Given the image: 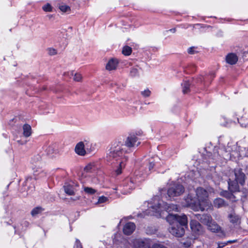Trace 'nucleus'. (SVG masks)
<instances>
[{
	"mask_svg": "<svg viewBox=\"0 0 248 248\" xmlns=\"http://www.w3.org/2000/svg\"><path fill=\"white\" fill-rule=\"evenodd\" d=\"M166 220L171 226L169 229L171 234L177 237H181L185 234V229L188 227L187 217L186 215L169 214Z\"/></svg>",
	"mask_w": 248,
	"mask_h": 248,
	"instance_id": "obj_1",
	"label": "nucleus"
},
{
	"mask_svg": "<svg viewBox=\"0 0 248 248\" xmlns=\"http://www.w3.org/2000/svg\"><path fill=\"white\" fill-rule=\"evenodd\" d=\"M196 195L199 201L200 204L207 209L212 206V203L209 199L208 191L202 187H198L195 190Z\"/></svg>",
	"mask_w": 248,
	"mask_h": 248,
	"instance_id": "obj_2",
	"label": "nucleus"
},
{
	"mask_svg": "<svg viewBox=\"0 0 248 248\" xmlns=\"http://www.w3.org/2000/svg\"><path fill=\"white\" fill-rule=\"evenodd\" d=\"M185 201L186 206L190 207L194 211H198L199 210L201 211H204V207L200 204L196 195H194L192 193H189L185 199Z\"/></svg>",
	"mask_w": 248,
	"mask_h": 248,
	"instance_id": "obj_3",
	"label": "nucleus"
},
{
	"mask_svg": "<svg viewBox=\"0 0 248 248\" xmlns=\"http://www.w3.org/2000/svg\"><path fill=\"white\" fill-rule=\"evenodd\" d=\"M185 192V187L179 183L170 184L167 190V195L170 198L178 197L182 195Z\"/></svg>",
	"mask_w": 248,
	"mask_h": 248,
	"instance_id": "obj_4",
	"label": "nucleus"
},
{
	"mask_svg": "<svg viewBox=\"0 0 248 248\" xmlns=\"http://www.w3.org/2000/svg\"><path fill=\"white\" fill-rule=\"evenodd\" d=\"M137 183V181L136 177H128L124 180L122 186H120V187H123L124 194H127L135 188Z\"/></svg>",
	"mask_w": 248,
	"mask_h": 248,
	"instance_id": "obj_5",
	"label": "nucleus"
},
{
	"mask_svg": "<svg viewBox=\"0 0 248 248\" xmlns=\"http://www.w3.org/2000/svg\"><path fill=\"white\" fill-rule=\"evenodd\" d=\"M123 144L121 141H115L110 148L109 155L113 158L122 157L123 155L124 150L122 148Z\"/></svg>",
	"mask_w": 248,
	"mask_h": 248,
	"instance_id": "obj_6",
	"label": "nucleus"
},
{
	"mask_svg": "<svg viewBox=\"0 0 248 248\" xmlns=\"http://www.w3.org/2000/svg\"><path fill=\"white\" fill-rule=\"evenodd\" d=\"M140 135L141 134L140 132L136 134H129L124 142L125 145L129 148L134 147L135 146L138 147L140 144V142L139 141V139L137 136Z\"/></svg>",
	"mask_w": 248,
	"mask_h": 248,
	"instance_id": "obj_7",
	"label": "nucleus"
},
{
	"mask_svg": "<svg viewBox=\"0 0 248 248\" xmlns=\"http://www.w3.org/2000/svg\"><path fill=\"white\" fill-rule=\"evenodd\" d=\"M190 227L192 234L195 237L202 235L204 232L203 227L196 220H191Z\"/></svg>",
	"mask_w": 248,
	"mask_h": 248,
	"instance_id": "obj_8",
	"label": "nucleus"
},
{
	"mask_svg": "<svg viewBox=\"0 0 248 248\" xmlns=\"http://www.w3.org/2000/svg\"><path fill=\"white\" fill-rule=\"evenodd\" d=\"M233 172L235 176L234 180L239 183V185L243 186L245 184L246 176L243 170L241 168H235Z\"/></svg>",
	"mask_w": 248,
	"mask_h": 248,
	"instance_id": "obj_9",
	"label": "nucleus"
},
{
	"mask_svg": "<svg viewBox=\"0 0 248 248\" xmlns=\"http://www.w3.org/2000/svg\"><path fill=\"white\" fill-rule=\"evenodd\" d=\"M208 229L211 232L215 233H219L220 237L225 236V233L223 231L221 230V227L215 221H211L208 225H207Z\"/></svg>",
	"mask_w": 248,
	"mask_h": 248,
	"instance_id": "obj_10",
	"label": "nucleus"
},
{
	"mask_svg": "<svg viewBox=\"0 0 248 248\" xmlns=\"http://www.w3.org/2000/svg\"><path fill=\"white\" fill-rule=\"evenodd\" d=\"M32 170H33V175L35 180L46 177L47 172L42 167L35 166Z\"/></svg>",
	"mask_w": 248,
	"mask_h": 248,
	"instance_id": "obj_11",
	"label": "nucleus"
},
{
	"mask_svg": "<svg viewBox=\"0 0 248 248\" xmlns=\"http://www.w3.org/2000/svg\"><path fill=\"white\" fill-rule=\"evenodd\" d=\"M195 217L196 218L200 221L202 223L205 224L206 225L212 221V217L211 216L208 214H196Z\"/></svg>",
	"mask_w": 248,
	"mask_h": 248,
	"instance_id": "obj_12",
	"label": "nucleus"
},
{
	"mask_svg": "<svg viewBox=\"0 0 248 248\" xmlns=\"http://www.w3.org/2000/svg\"><path fill=\"white\" fill-rule=\"evenodd\" d=\"M135 248H152L151 247L150 240L148 239H138L134 243Z\"/></svg>",
	"mask_w": 248,
	"mask_h": 248,
	"instance_id": "obj_13",
	"label": "nucleus"
},
{
	"mask_svg": "<svg viewBox=\"0 0 248 248\" xmlns=\"http://www.w3.org/2000/svg\"><path fill=\"white\" fill-rule=\"evenodd\" d=\"M136 228V225L133 222H128L124 226L123 229V233L126 235L131 234Z\"/></svg>",
	"mask_w": 248,
	"mask_h": 248,
	"instance_id": "obj_14",
	"label": "nucleus"
},
{
	"mask_svg": "<svg viewBox=\"0 0 248 248\" xmlns=\"http://www.w3.org/2000/svg\"><path fill=\"white\" fill-rule=\"evenodd\" d=\"M238 61V57L234 53H229L225 57V61L230 65L235 64Z\"/></svg>",
	"mask_w": 248,
	"mask_h": 248,
	"instance_id": "obj_15",
	"label": "nucleus"
},
{
	"mask_svg": "<svg viewBox=\"0 0 248 248\" xmlns=\"http://www.w3.org/2000/svg\"><path fill=\"white\" fill-rule=\"evenodd\" d=\"M75 151L77 154L80 156H84L86 155V152L83 142L80 141L76 144Z\"/></svg>",
	"mask_w": 248,
	"mask_h": 248,
	"instance_id": "obj_16",
	"label": "nucleus"
},
{
	"mask_svg": "<svg viewBox=\"0 0 248 248\" xmlns=\"http://www.w3.org/2000/svg\"><path fill=\"white\" fill-rule=\"evenodd\" d=\"M228 189L232 192H238L240 191L239 183L235 180H231L230 179L228 181Z\"/></svg>",
	"mask_w": 248,
	"mask_h": 248,
	"instance_id": "obj_17",
	"label": "nucleus"
},
{
	"mask_svg": "<svg viewBox=\"0 0 248 248\" xmlns=\"http://www.w3.org/2000/svg\"><path fill=\"white\" fill-rule=\"evenodd\" d=\"M118 61L116 59L112 58L109 60L106 64V68L108 71L115 70L118 64Z\"/></svg>",
	"mask_w": 248,
	"mask_h": 248,
	"instance_id": "obj_18",
	"label": "nucleus"
},
{
	"mask_svg": "<svg viewBox=\"0 0 248 248\" xmlns=\"http://www.w3.org/2000/svg\"><path fill=\"white\" fill-rule=\"evenodd\" d=\"M228 218L230 222L234 225H239L241 222L240 217L234 213L230 214L228 216Z\"/></svg>",
	"mask_w": 248,
	"mask_h": 248,
	"instance_id": "obj_19",
	"label": "nucleus"
},
{
	"mask_svg": "<svg viewBox=\"0 0 248 248\" xmlns=\"http://www.w3.org/2000/svg\"><path fill=\"white\" fill-rule=\"evenodd\" d=\"M23 135L25 137L28 138L31 136L32 133L31 128L30 124H25L23 125Z\"/></svg>",
	"mask_w": 248,
	"mask_h": 248,
	"instance_id": "obj_20",
	"label": "nucleus"
},
{
	"mask_svg": "<svg viewBox=\"0 0 248 248\" xmlns=\"http://www.w3.org/2000/svg\"><path fill=\"white\" fill-rule=\"evenodd\" d=\"M65 192L68 195H75V188L73 185L70 184H65L63 186Z\"/></svg>",
	"mask_w": 248,
	"mask_h": 248,
	"instance_id": "obj_21",
	"label": "nucleus"
},
{
	"mask_svg": "<svg viewBox=\"0 0 248 248\" xmlns=\"http://www.w3.org/2000/svg\"><path fill=\"white\" fill-rule=\"evenodd\" d=\"M128 157L124 156V158H123V160L120 162L119 167L115 170V173L117 175H120L122 173V169L124 168L125 166V163H124V162L126 161Z\"/></svg>",
	"mask_w": 248,
	"mask_h": 248,
	"instance_id": "obj_22",
	"label": "nucleus"
},
{
	"mask_svg": "<svg viewBox=\"0 0 248 248\" xmlns=\"http://www.w3.org/2000/svg\"><path fill=\"white\" fill-rule=\"evenodd\" d=\"M238 122L242 127H246L248 124V115L244 114L238 118Z\"/></svg>",
	"mask_w": 248,
	"mask_h": 248,
	"instance_id": "obj_23",
	"label": "nucleus"
},
{
	"mask_svg": "<svg viewBox=\"0 0 248 248\" xmlns=\"http://www.w3.org/2000/svg\"><path fill=\"white\" fill-rule=\"evenodd\" d=\"M182 86L183 87V93L184 94L190 92V83L188 80H184L183 82L182 83Z\"/></svg>",
	"mask_w": 248,
	"mask_h": 248,
	"instance_id": "obj_24",
	"label": "nucleus"
},
{
	"mask_svg": "<svg viewBox=\"0 0 248 248\" xmlns=\"http://www.w3.org/2000/svg\"><path fill=\"white\" fill-rule=\"evenodd\" d=\"M213 204L214 207L219 208L225 205V201L221 198H217L214 200Z\"/></svg>",
	"mask_w": 248,
	"mask_h": 248,
	"instance_id": "obj_25",
	"label": "nucleus"
},
{
	"mask_svg": "<svg viewBox=\"0 0 248 248\" xmlns=\"http://www.w3.org/2000/svg\"><path fill=\"white\" fill-rule=\"evenodd\" d=\"M233 192H232L230 190H229V191H227V190H223L221 192L220 195L222 196H223L228 199L231 200V199H232L233 197H234V196L233 194Z\"/></svg>",
	"mask_w": 248,
	"mask_h": 248,
	"instance_id": "obj_26",
	"label": "nucleus"
},
{
	"mask_svg": "<svg viewBox=\"0 0 248 248\" xmlns=\"http://www.w3.org/2000/svg\"><path fill=\"white\" fill-rule=\"evenodd\" d=\"M167 212H170L171 211H179V206L177 204H169L167 205L166 207Z\"/></svg>",
	"mask_w": 248,
	"mask_h": 248,
	"instance_id": "obj_27",
	"label": "nucleus"
},
{
	"mask_svg": "<svg viewBox=\"0 0 248 248\" xmlns=\"http://www.w3.org/2000/svg\"><path fill=\"white\" fill-rule=\"evenodd\" d=\"M44 210V209L41 206H37L34 208L31 211V215L32 217H34L36 215L40 214L42 211Z\"/></svg>",
	"mask_w": 248,
	"mask_h": 248,
	"instance_id": "obj_28",
	"label": "nucleus"
},
{
	"mask_svg": "<svg viewBox=\"0 0 248 248\" xmlns=\"http://www.w3.org/2000/svg\"><path fill=\"white\" fill-rule=\"evenodd\" d=\"M132 52V48L128 46H125L122 49V54L124 56H129Z\"/></svg>",
	"mask_w": 248,
	"mask_h": 248,
	"instance_id": "obj_29",
	"label": "nucleus"
},
{
	"mask_svg": "<svg viewBox=\"0 0 248 248\" xmlns=\"http://www.w3.org/2000/svg\"><path fill=\"white\" fill-rule=\"evenodd\" d=\"M192 239L189 237H187L186 239H183L181 243L186 248L189 247L192 244Z\"/></svg>",
	"mask_w": 248,
	"mask_h": 248,
	"instance_id": "obj_30",
	"label": "nucleus"
},
{
	"mask_svg": "<svg viewBox=\"0 0 248 248\" xmlns=\"http://www.w3.org/2000/svg\"><path fill=\"white\" fill-rule=\"evenodd\" d=\"M42 9L46 12H52L53 7L50 3H47L43 6Z\"/></svg>",
	"mask_w": 248,
	"mask_h": 248,
	"instance_id": "obj_31",
	"label": "nucleus"
},
{
	"mask_svg": "<svg viewBox=\"0 0 248 248\" xmlns=\"http://www.w3.org/2000/svg\"><path fill=\"white\" fill-rule=\"evenodd\" d=\"M84 190L86 193L90 195H93L96 192V190L90 187H85Z\"/></svg>",
	"mask_w": 248,
	"mask_h": 248,
	"instance_id": "obj_32",
	"label": "nucleus"
},
{
	"mask_svg": "<svg viewBox=\"0 0 248 248\" xmlns=\"http://www.w3.org/2000/svg\"><path fill=\"white\" fill-rule=\"evenodd\" d=\"M60 10L62 12H66L71 11L70 7L66 5H62L59 6Z\"/></svg>",
	"mask_w": 248,
	"mask_h": 248,
	"instance_id": "obj_33",
	"label": "nucleus"
},
{
	"mask_svg": "<svg viewBox=\"0 0 248 248\" xmlns=\"http://www.w3.org/2000/svg\"><path fill=\"white\" fill-rule=\"evenodd\" d=\"M219 149V148L218 147H215L214 148V150H213V156L214 158H213V159H215V158H218L219 157H220V155L219 154V151L218 150Z\"/></svg>",
	"mask_w": 248,
	"mask_h": 248,
	"instance_id": "obj_34",
	"label": "nucleus"
},
{
	"mask_svg": "<svg viewBox=\"0 0 248 248\" xmlns=\"http://www.w3.org/2000/svg\"><path fill=\"white\" fill-rule=\"evenodd\" d=\"M139 72L138 69L132 68L130 71V76L132 77H135L138 75Z\"/></svg>",
	"mask_w": 248,
	"mask_h": 248,
	"instance_id": "obj_35",
	"label": "nucleus"
},
{
	"mask_svg": "<svg viewBox=\"0 0 248 248\" xmlns=\"http://www.w3.org/2000/svg\"><path fill=\"white\" fill-rule=\"evenodd\" d=\"M195 46H191L188 48L187 49V53L189 54L193 55L197 53L198 51L195 50Z\"/></svg>",
	"mask_w": 248,
	"mask_h": 248,
	"instance_id": "obj_36",
	"label": "nucleus"
},
{
	"mask_svg": "<svg viewBox=\"0 0 248 248\" xmlns=\"http://www.w3.org/2000/svg\"><path fill=\"white\" fill-rule=\"evenodd\" d=\"M74 248H83L82 245L80 240L78 239H76Z\"/></svg>",
	"mask_w": 248,
	"mask_h": 248,
	"instance_id": "obj_37",
	"label": "nucleus"
},
{
	"mask_svg": "<svg viewBox=\"0 0 248 248\" xmlns=\"http://www.w3.org/2000/svg\"><path fill=\"white\" fill-rule=\"evenodd\" d=\"M141 94L145 97H149L151 94V91L149 89L145 90L141 92Z\"/></svg>",
	"mask_w": 248,
	"mask_h": 248,
	"instance_id": "obj_38",
	"label": "nucleus"
},
{
	"mask_svg": "<svg viewBox=\"0 0 248 248\" xmlns=\"http://www.w3.org/2000/svg\"><path fill=\"white\" fill-rule=\"evenodd\" d=\"M82 79V76L80 74L76 73L74 77V79L76 81H80Z\"/></svg>",
	"mask_w": 248,
	"mask_h": 248,
	"instance_id": "obj_39",
	"label": "nucleus"
},
{
	"mask_svg": "<svg viewBox=\"0 0 248 248\" xmlns=\"http://www.w3.org/2000/svg\"><path fill=\"white\" fill-rule=\"evenodd\" d=\"M108 200V198L104 196L99 197L97 202L99 203H104Z\"/></svg>",
	"mask_w": 248,
	"mask_h": 248,
	"instance_id": "obj_40",
	"label": "nucleus"
},
{
	"mask_svg": "<svg viewBox=\"0 0 248 248\" xmlns=\"http://www.w3.org/2000/svg\"><path fill=\"white\" fill-rule=\"evenodd\" d=\"M48 52L50 55H55L57 53V50L53 48H49Z\"/></svg>",
	"mask_w": 248,
	"mask_h": 248,
	"instance_id": "obj_41",
	"label": "nucleus"
},
{
	"mask_svg": "<svg viewBox=\"0 0 248 248\" xmlns=\"http://www.w3.org/2000/svg\"><path fill=\"white\" fill-rule=\"evenodd\" d=\"M227 245L228 243L227 242L218 243V246L217 248H223Z\"/></svg>",
	"mask_w": 248,
	"mask_h": 248,
	"instance_id": "obj_42",
	"label": "nucleus"
},
{
	"mask_svg": "<svg viewBox=\"0 0 248 248\" xmlns=\"http://www.w3.org/2000/svg\"><path fill=\"white\" fill-rule=\"evenodd\" d=\"M155 166V164L153 162H150L149 163L148 168L150 170H152Z\"/></svg>",
	"mask_w": 248,
	"mask_h": 248,
	"instance_id": "obj_43",
	"label": "nucleus"
},
{
	"mask_svg": "<svg viewBox=\"0 0 248 248\" xmlns=\"http://www.w3.org/2000/svg\"><path fill=\"white\" fill-rule=\"evenodd\" d=\"M32 180V177L31 176H27L26 178L25 181L24 182V183H25V185H27L28 183L29 182L31 181Z\"/></svg>",
	"mask_w": 248,
	"mask_h": 248,
	"instance_id": "obj_44",
	"label": "nucleus"
},
{
	"mask_svg": "<svg viewBox=\"0 0 248 248\" xmlns=\"http://www.w3.org/2000/svg\"><path fill=\"white\" fill-rule=\"evenodd\" d=\"M210 77V78L213 80L216 77V74L214 72H210L208 75Z\"/></svg>",
	"mask_w": 248,
	"mask_h": 248,
	"instance_id": "obj_45",
	"label": "nucleus"
},
{
	"mask_svg": "<svg viewBox=\"0 0 248 248\" xmlns=\"http://www.w3.org/2000/svg\"><path fill=\"white\" fill-rule=\"evenodd\" d=\"M240 53L242 54V57H247V55L248 54V52L247 51H244L243 50H241Z\"/></svg>",
	"mask_w": 248,
	"mask_h": 248,
	"instance_id": "obj_46",
	"label": "nucleus"
},
{
	"mask_svg": "<svg viewBox=\"0 0 248 248\" xmlns=\"http://www.w3.org/2000/svg\"><path fill=\"white\" fill-rule=\"evenodd\" d=\"M227 242L228 243V244H232V243H234L237 242V239H234V240H229V241H227Z\"/></svg>",
	"mask_w": 248,
	"mask_h": 248,
	"instance_id": "obj_47",
	"label": "nucleus"
},
{
	"mask_svg": "<svg viewBox=\"0 0 248 248\" xmlns=\"http://www.w3.org/2000/svg\"><path fill=\"white\" fill-rule=\"evenodd\" d=\"M176 31V29L175 28H172V29H170L169 30H168L167 31H170L172 33H175Z\"/></svg>",
	"mask_w": 248,
	"mask_h": 248,
	"instance_id": "obj_48",
	"label": "nucleus"
},
{
	"mask_svg": "<svg viewBox=\"0 0 248 248\" xmlns=\"http://www.w3.org/2000/svg\"><path fill=\"white\" fill-rule=\"evenodd\" d=\"M91 169V165H89L85 168L84 170H86L87 171H89L90 169Z\"/></svg>",
	"mask_w": 248,
	"mask_h": 248,
	"instance_id": "obj_49",
	"label": "nucleus"
}]
</instances>
